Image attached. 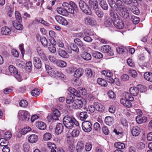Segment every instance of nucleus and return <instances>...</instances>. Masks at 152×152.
Returning a JSON list of instances; mask_svg holds the SVG:
<instances>
[{"mask_svg":"<svg viewBox=\"0 0 152 152\" xmlns=\"http://www.w3.org/2000/svg\"><path fill=\"white\" fill-rule=\"evenodd\" d=\"M136 121L139 124H141L145 122L147 120V118L145 117H140L137 116L136 118Z\"/></svg>","mask_w":152,"mask_h":152,"instance_id":"473e14b6","label":"nucleus"},{"mask_svg":"<svg viewBox=\"0 0 152 152\" xmlns=\"http://www.w3.org/2000/svg\"><path fill=\"white\" fill-rule=\"evenodd\" d=\"M118 12L120 15L124 18H127L129 17L128 10H118Z\"/></svg>","mask_w":152,"mask_h":152,"instance_id":"a211bd4d","label":"nucleus"},{"mask_svg":"<svg viewBox=\"0 0 152 152\" xmlns=\"http://www.w3.org/2000/svg\"><path fill=\"white\" fill-rule=\"evenodd\" d=\"M15 15L16 19L18 22L20 23L22 21L21 17L20 15L19 12L18 11L16 10L15 12Z\"/></svg>","mask_w":152,"mask_h":152,"instance_id":"a18cd8bd","label":"nucleus"},{"mask_svg":"<svg viewBox=\"0 0 152 152\" xmlns=\"http://www.w3.org/2000/svg\"><path fill=\"white\" fill-rule=\"evenodd\" d=\"M74 41L75 44L78 45L80 49L82 50H84L86 49V45L80 39L76 38L74 39Z\"/></svg>","mask_w":152,"mask_h":152,"instance_id":"f8f14e48","label":"nucleus"},{"mask_svg":"<svg viewBox=\"0 0 152 152\" xmlns=\"http://www.w3.org/2000/svg\"><path fill=\"white\" fill-rule=\"evenodd\" d=\"M144 78L146 80L150 82H152V73L149 72H145L144 74Z\"/></svg>","mask_w":152,"mask_h":152,"instance_id":"f704fd0d","label":"nucleus"},{"mask_svg":"<svg viewBox=\"0 0 152 152\" xmlns=\"http://www.w3.org/2000/svg\"><path fill=\"white\" fill-rule=\"evenodd\" d=\"M130 102L129 100L123 98L121 99L120 100L121 103L124 106L128 107H130L132 106V104Z\"/></svg>","mask_w":152,"mask_h":152,"instance_id":"dca6fc26","label":"nucleus"},{"mask_svg":"<svg viewBox=\"0 0 152 152\" xmlns=\"http://www.w3.org/2000/svg\"><path fill=\"white\" fill-rule=\"evenodd\" d=\"M89 7L88 8V9L96 10L99 9V4L97 0H89Z\"/></svg>","mask_w":152,"mask_h":152,"instance_id":"0eeeda50","label":"nucleus"},{"mask_svg":"<svg viewBox=\"0 0 152 152\" xmlns=\"http://www.w3.org/2000/svg\"><path fill=\"white\" fill-rule=\"evenodd\" d=\"M81 57L84 60L86 61H89L91 59V55L89 53L84 52L81 55Z\"/></svg>","mask_w":152,"mask_h":152,"instance_id":"393cba45","label":"nucleus"},{"mask_svg":"<svg viewBox=\"0 0 152 152\" xmlns=\"http://www.w3.org/2000/svg\"><path fill=\"white\" fill-rule=\"evenodd\" d=\"M92 144L90 142L86 143L85 145V149L87 151H89L92 148Z\"/></svg>","mask_w":152,"mask_h":152,"instance_id":"4d7b16f0","label":"nucleus"},{"mask_svg":"<svg viewBox=\"0 0 152 152\" xmlns=\"http://www.w3.org/2000/svg\"><path fill=\"white\" fill-rule=\"evenodd\" d=\"M79 134V131L77 129H74L72 132V135L73 137H77Z\"/></svg>","mask_w":152,"mask_h":152,"instance_id":"e2e57ef3","label":"nucleus"},{"mask_svg":"<svg viewBox=\"0 0 152 152\" xmlns=\"http://www.w3.org/2000/svg\"><path fill=\"white\" fill-rule=\"evenodd\" d=\"M84 144L82 141L78 142L76 146V150L77 152H81L84 148Z\"/></svg>","mask_w":152,"mask_h":152,"instance_id":"f3484780","label":"nucleus"},{"mask_svg":"<svg viewBox=\"0 0 152 152\" xmlns=\"http://www.w3.org/2000/svg\"><path fill=\"white\" fill-rule=\"evenodd\" d=\"M58 72V71H55L53 69H52L50 71L48 72V73L51 77H54L56 75L57 72Z\"/></svg>","mask_w":152,"mask_h":152,"instance_id":"338daca9","label":"nucleus"},{"mask_svg":"<svg viewBox=\"0 0 152 152\" xmlns=\"http://www.w3.org/2000/svg\"><path fill=\"white\" fill-rule=\"evenodd\" d=\"M104 121L107 125L110 126L113 124L114 120L112 117L107 116L105 118Z\"/></svg>","mask_w":152,"mask_h":152,"instance_id":"7c9ffc66","label":"nucleus"},{"mask_svg":"<svg viewBox=\"0 0 152 152\" xmlns=\"http://www.w3.org/2000/svg\"><path fill=\"white\" fill-rule=\"evenodd\" d=\"M129 91L131 94L134 96H137L139 92L137 86V87H131L129 89Z\"/></svg>","mask_w":152,"mask_h":152,"instance_id":"6ab92c4d","label":"nucleus"},{"mask_svg":"<svg viewBox=\"0 0 152 152\" xmlns=\"http://www.w3.org/2000/svg\"><path fill=\"white\" fill-rule=\"evenodd\" d=\"M63 122L65 127L69 129H72L74 125L76 126H79L78 122L74 118L68 115H66L64 117Z\"/></svg>","mask_w":152,"mask_h":152,"instance_id":"f257e3e1","label":"nucleus"},{"mask_svg":"<svg viewBox=\"0 0 152 152\" xmlns=\"http://www.w3.org/2000/svg\"><path fill=\"white\" fill-rule=\"evenodd\" d=\"M98 83L102 86L105 87L107 86V83L104 80L101 78H98L97 80Z\"/></svg>","mask_w":152,"mask_h":152,"instance_id":"4c0bfd02","label":"nucleus"},{"mask_svg":"<svg viewBox=\"0 0 152 152\" xmlns=\"http://www.w3.org/2000/svg\"><path fill=\"white\" fill-rule=\"evenodd\" d=\"M79 119L82 121H84L88 117V113L86 111H83L81 112L79 115Z\"/></svg>","mask_w":152,"mask_h":152,"instance_id":"c85d7f7f","label":"nucleus"},{"mask_svg":"<svg viewBox=\"0 0 152 152\" xmlns=\"http://www.w3.org/2000/svg\"><path fill=\"white\" fill-rule=\"evenodd\" d=\"M61 115L60 112L57 109L54 110L53 113L51 115V118L53 120H58V118L60 117Z\"/></svg>","mask_w":152,"mask_h":152,"instance_id":"5701e85b","label":"nucleus"},{"mask_svg":"<svg viewBox=\"0 0 152 152\" xmlns=\"http://www.w3.org/2000/svg\"><path fill=\"white\" fill-rule=\"evenodd\" d=\"M64 129V126L62 124L59 123L57 124L55 128V132L56 134H59L61 133Z\"/></svg>","mask_w":152,"mask_h":152,"instance_id":"4468645a","label":"nucleus"},{"mask_svg":"<svg viewBox=\"0 0 152 152\" xmlns=\"http://www.w3.org/2000/svg\"><path fill=\"white\" fill-rule=\"evenodd\" d=\"M129 73L130 76L133 77H135L137 75V73L136 71L132 69L129 70Z\"/></svg>","mask_w":152,"mask_h":152,"instance_id":"13d9d810","label":"nucleus"},{"mask_svg":"<svg viewBox=\"0 0 152 152\" xmlns=\"http://www.w3.org/2000/svg\"><path fill=\"white\" fill-rule=\"evenodd\" d=\"M100 4L103 10H107L108 9L107 4L105 1H101Z\"/></svg>","mask_w":152,"mask_h":152,"instance_id":"680f3d73","label":"nucleus"},{"mask_svg":"<svg viewBox=\"0 0 152 152\" xmlns=\"http://www.w3.org/2000/svg\"><path fill=\"white\" fill-rule=\"evenodd\" d=\"M33 63L34 66L37 69L41 67V62L40 59L38 57H35L33 58Z\"/></svg>","mask_w":152,"mask_h":152,"instance_id":"1a4fd4ad","label":"nucleus"},{"mask_svg":"<svg viewBox=\"0 0 152 152\" xmlns=\"http://www.w3.org/2000/svg\"><path fill=\"white\" fill-rule=\"evenodd\" d=\"M84 22L85 23L88 25L93 26L97 24V22L95 19L89 17L85 18Z\"/></svg>","mask_w":152,"mask_h":152,"instance_id":"423d86ee","label":"nucleus"},{"mask_svg":"<svg viewBox=\"0 0 152 152\" xmlns=\"http://www.w3.org/2000/svg\"><path fill=\"white\" fill-rule=\"evenodd\" d=\"M29 148V146L27 143H25L23 146V149L25 152H28Z\"/></svg>","mask_w":152,"mask_h":152,"instance_id":"774afa93","label":"nucleus"},{"mask_svg":"<svg viewBox=\"0 0 152 152\" xmlns=\"http://www.w3.org/2000/svg\"><path fill=\"white\" fill-rule=\"evenodd\" d=\"M8 143V140L5 138L0 139V145L1 146H4L5 145Z\"/></svg>","mask_w":152,"mask_h":152,"instance_id":"bf43d9fd","label":"nucleus"},{"mask_svg":"<svg viewBox=\"0 0 152 152\" xmlns=\"http://www.w3.org/2000/svg\"><path fill=\"white\" fill-rule=\"evenodd\" d=\"M56 64L57 66L61 67H64L66 66V63L64 61L58 60L56 62Z\"/></svg>","mask_w":152,"mask_h":152,"instance_id":"49530a36","label":"nucleus"},{"mask_svg":"<svg viewBox=\"0 0 152 152\" xmlns=\"http://www.w3.org/2000/svg\"><path fill=\"white\" fill-rule=\"evenodd\" d=\"M132 20L133 23L135 24H138L140 21V19L139 18L134 16H132Z\"/></svg>","mask_w":152,"mask_h":152,"instance_id":"864d4df0","label":"nucleus"},{"mask_svg":"<svg viewBox=\"0 0 152 152\" xmlns=\"http://www.w3.org/2000/svg\"><path fill=\"white\" fill-rule=\"evenodd\" d=\"M18 117L19 119L22 121H28L30 118V114L26 110H20L18 113Z\"/></svg>","mask_w":152,"mask_h":152,"instance_id":"f03ea898","label":"nucleus"},{"mask_svg":"<svg viewBox=\"0 0 152 152\" xmlns=\"http://www.w3.org/2000/svg\"><path fill=\"white\" fill-rule=\"evenodd\" d=\"M57 52L59 56L63 58H66L69 56L68 54L64 50L59 49Z\"/></svg>","mask_w":152,"mask_h":152,"instance_id":"a878e982","label":"nucleus"},{"mask_svg":"<svg viewBox=\"0 0 152 152\" xmlns=\"http://www.w3.org/2000/svg\"><path fill=\"white\" fill-rule=\"evenodd\" d=\"M57 12L63 16H67L68 15L67 10H56Z\"/></svg>","mask_w":152,"mask_h":152,"instance_id":"3c124183","label":"nucleus"},{"mask_svg":"<svg viewBox=\"0 0 152 152\" xmlns=\"http://www.w3.org/2000/svg\"><path fill=\"white\" fill-rule=\"evenodd\" d=\"M110 50L111 47L109 45H103L101 47V51L104 53H107L109 55L110 54Z\"/></svg>","mask_w":152,"mask_h":152,"instance_id":"b1692460","label":"nucleus"},{"mask_svg":"<svg viewBox=\"0 0 152 152\" xmlns=\"http://www.w3.org/2000/svg\"><path fill=\"white\" fill-rule=\"evenodd\" d=\"M92 56L94 58L99 59L103 57V55L99 52L95 51L93 52Z\"/></svg>","mask_w":152,"mask_h":152,"instance_id":"a19ab883","label":"nucleus"},{"mask_svg":"<svg viewBox=\"0 0 152 152\" xmlns=\"http://www.w3.org/2000/svg\"><path fill=\"white\" fill-rule=\"evenodd\" d=\"M28 102L25 100H21L19 103V105L20 106L24 107H26L28 106Z\"/></svg>","mask_w":152,"mask_h":152,"instance_id":"6e6d98bb","label":"nucleus"},{"mask_svg":"<svg viewBox=\"0 0 152 152\" xmlns=\"http://www.w3.org/2000/svg\"><path fill=\"white\" fill-rule=\"evenodd\" d=\"M113 22V24L115 27L118 29H121L124 27V24L122 20L118 18H116Z\"/></svg>","mask_w":152,"mask_h":152,"instance_id":"6e6552de","label":"nucleus"},{"mask_svg":"<svg viewBox=\"0 0 152 152\" xmlns=\"http://www.w3.org/2000/svg\"><path fill=\"white\" fill-rule=\"evenodd\" d=\"M62 6L64 7V10H76L77 8V6L76 4L73 1H70L69 3L67 2H64L62 4Z\"/></svg>","mask_w":152,"mask_h":152,"instance_id":"20e7f679","label":"nucleus"},{"mask_svg":"<svg viewBox=\"0 0 152 152\" xmlns=\"http://www.w3.org/2000/svg\"><path fill=\"white\" fill-rule=\"evenodd\" d=\"M56 76L61 80L64 79L66 77L61 72H57Z\"/></svg>","mask_w":152,"mask_h":152,"instance_id":"0e129e2a","label":"nucleus"},{"mask_svg":"<svg viewBox=\"0 0 152 152\" xmlns=\"http://www.w3.org/2000/svg\"><path fill=\"white\" fill-rule=\"evenodd\" d=\"M55 19L57 22L64 26H66L68 24V22L64 18L60 16H57L55 17Z\"/></svg>","mask_w":152,"mask_h":152,"instance_id":"9d476101","label":"nucleus"},{"mask_svg":"<svg viewBox=\"0 0 152 152\" xmlns=\"http://www.w3.org/2000/svg\"><path fill=\"white\" fill-rule=\"evenodd\" d=\"M79 6L81 10L84 9V10L88 8V6L83 0H80L79 1Z\"/></svg>","mask_w":152,"mask_h":152,"instance_id":"c9c22d12","label":"nucleus"},{"mask_svg":"<svg viewBox=\"0 0 152 152\" xmlns=\"http://www.w3.org/2000/svg\"><path fill=\"white\" fill-rule=\"evenodd\" d=\"M83 70L81 68H79L75 71L74 76L76 78H79L83 75Z\"/></svg>","mask_w":152,"mask_h":152,"instance_id":"4be33fe9","label":"nucleus"},{"mask_svg":"<svg viewBox=\"0 0 152 152\" xmlns=\"http://www.w3.org/2000/svg\"><path fill=\"white\" fill-rule=\"evenodd\" d=\"M37 53L40 57L43 59H46V56L44 54L43 50L40 48L37 47Z\"/></svg>","mask_w":152,"mask_h":152,"instance_id":"2f4dec72","label":"nucleus"},{"mask_svg":"<svg viewBox=\"0 0 152 152\" xmlns=\"http://www.w3.org/2000/svg\"><path fill=\"white\" fill-rule=\"evenodd\" d=\"M48 147L51 149V152H56L57 149L56 145L53 143L50 142H48L47 143Z\"/></svg>","mask_w":152,"mask_h":152,"instance_id":"c756f323","label":"nucleus"},{"mask_svg":"<svg viewBox=\"0 0 152 152\" xmlns=\"http://www.w3.org/2000/svg\"><path fill=\"white\" fill-rule=\"evenodd\" d=\"M42 45L45 47H46L48 45V41L46 38L43 37L40 41Z\"/></svg>","mask_w":152,"mask_h":152,"instance_id":"603ef678","label":"nucleus"},{"mask_svg":"<svg viewBox=\"0 0 152 152\" xmlns=\"http://www.w3.org/2000/svg\"><path fill=\"white\" fill-rule=\"evenodd\" d=\"M141 132L140 129L137 126H135L133 127L131 130V133L132 135L134 136H137Z\"/></svg>","mask_w":152,"mask_h":152,"instance_id":"9b49d317","label":"nucleus"},{"mask_svg":"<svg viewBox=\"0 0 152 152\" xmlns=\"http://www.w3.org/2000/svg\"><path fill=\"white\" fill-rule=\"evenodd\" d=\"M114 146L116 148L119 149H123L125 147V145L124 143L120 142L115 143L114 144Z\"/></svg>","mask_w":152,"mask_h":152,"instance_id":"79ce46f5","label":"nucleus"},{"mask_svg":"<svg viewBox=\"0 0 152 152\" xmlns=\"http://www.w3.org/2000/svg\"><path fill=\"white\" fill-rule=\"evenodd\" d=\"M92 125L91 121H86L82 123V127L83 130L85 132H89L92 129Z\"/></svg>","mask_w":152,"mask_h":152,"instance_id":"7ed1b4c3","label":"nucleus"},{"mask_svg":"<svg viewBox=\"0 0 152 152\" xmlns=\"http://www.w3.org/2000/svg\"><path fill=\"white\" fill-rule=\"evenodd\" d=\"M115 11V10H110V15L111 17V19L113 20V22L115 20H116V18H119L118 16Z\"/></svg>","mask_w":152,"mask_h":152,"instance_id":"e433bc0d","label":"nucleus"},{"mask_svg":"<svg viewBox=\"0 0 152 152\" xmlns=\"http://www.w3.org/2000/svg\"><path fill=\"white\" fill-rule=\"evenodd\" d=\"M52 137L51 135L49 133H46L44 134L43 136V139L45 141L49 140H50Z\"/></svg>","mask_w":152,"mask_h":152,"instance_id":"09e8293b","label":"nucleus"},{"mask_svg":"<svg viewBox=\"0 0 152 152\" xmlns=\"http://www.w3.org/2000/svg\"><path fill=\"white\" fill-rule=\"evenodd\" d=\"M83 36H88L92 34L91 31L89 29H85L83 32Z\"/></svg>","mask_w":152,"mask_h":152,"instance_id":"69168bd1","label":"nucleus"},{"mask_svg":"<svg viewBox=\"0 0 152 152\" xmlns=\"http://www.w3.org/2000/svg\"><path fill=\"white\" fill-rule=\"evenodd\" d=\"M74 100H73V97L72 95H70L68 96L67 98L66 99V102L68 104L72 103V102H73Z\"/></svg>","mask_w":152,"mask_h":152,"instance_id":"052dcab7","label":"nucleus"},{"mask_svg":"<svg viewBox=\"0 0 152 152\" xmlns=\"http://www.w3.org/2000/svg\"><path fill=\"white\" fill-rule=\"evenodd\" d=\"M12 25L16 29L21 30H22L23 28V25L20 23H18L17 21H13L12 22Z\"/></svg>","mask_w":152,"mask_h":152,"instance_id":"72a5a7b5","label":"nucleus"},{"mask_svg":"<svg viewBox=\"0 0 152 152\" xmlns=\"http://www.w3.org/2000/svg\"><path fill=\"white\" fill-rule=\"evenodd\" d=\"M31 95L34 96H37L40 94V90L38 89H34L31 92Z\"/></svg>","mask_w":152,"mask_h":152,"instance_id":"c03bdc74","label":"nucleus"},{"mask_svg":"<svg viewBox=\"0 0 152 152\" xmlns=\"http://www.w3.org/2000/svg\"><path fill=\"white\" fill-rule=\"evenodd\" d=\"M94 105L96 108V110L97 111H101L102 112L104 111L105 108L101 103L96 102L94 103Z\"/></svg>","mask_w":152,"mask_h":152,"instance_id":"2eb2a0df","label":"nucleus"},{"mask_svg":"<svg viewBox=\"0 0 152 152\" xmlns=\"http://www.w3.org/2000/svg\"><path fill=\"white\" fill-rule=\"evenodd\" d=\"M115 8H117L119 10H125L124 4L121 0H117L115 2Z\"/></svg>","mask_w":152,"mask_h":152,"instance_id":"aec40b11","label":"nucleus"},{"mask_svg":"<svg viewBox=\"0 0 152 152\" xmlns=\"http://www.w3.org/2000/svg\"><path fill=\"white\" fill-rule=\"evenodd\" d=\"M124 96L125 98L126 99H129L130 101H132L134 100V98L131 94H130L127 92H124Z\"/></svg>","mask_w":152,"mask_h":152,"instance_id":"58836bf2","label":"nucleus"},{"mask_svg":"<svg viewBox=\"0 0 152 152\" xmlns=\"http://www.w3.org/2000/svg\"><path fill=\"white\" fill-rule=\"evenodd\" d=\"M38 140L37 136L35 134L31 135L28 138V141L31 143L36 142Z\"/></svg>","mask_w":152,"mask_h":152,"instance_id":"bb28decb","label":"nucleus"},{"mask_svg":"<svg viewBox=\"0 0 152 152\" xmlns=\"http://www.w3.org/2000/svg\"><path fill=\"white\" fill-rule=\"evenodd\" d=\"M80 81L79 78H76L72 81V83L74 85L78 86L81 85Z\"/></svg>","mask_w":152,"mask_h":152,"instance_id":"8fccbe9b","label":"nucleus"},{"mask_svg":"<svg viewBox=\"0 0 152 152\" xmlns=\"http://www.w3.org/2000/svg\"><path fill=\"white\" fill-rule=\"evenodd\" d=\"M102 75L107 76V77H111L113 74L110 70H106L102 71Z\"/></svg>","mask_w":152,"mask_h":152,"instance_id":"ea45409f","label":"nucleus"},{"mask_svg":"<svg viewBox=\"0 0 152 152\" xmlns=\"http://www.w3.org/2000/svg\"><path fill=\"white\" fill-rule=\"evenodd\" d=\"M36 126L39 129L44 130L46 129V125L42 122H38L36 123Z\"/></svg>","mask_w":152,"mask_h":152,"instance_id":"cd10ccee","label":"nucleus"},{"mask_svg":"<svg viewBox=\"0 0 152 152\" xmlns=\"http://www.w3.org/2000/svg\"><path fill=\"white\" fill-rule=\"evenodd\" d=\"M83 105V103L81 99H75L72 102V107L76 109L81 108Z\"/></svg>","mask_w":152,"mask_h":152,"instance_id":"39448f33","label":"nucleus"},{"mask_svg":"<svg viewBox=\"0 0 152 152\" xmlns=\"http://www.w3.org/2000/svg\"><path fill=\"white\" fill-rule=\"evenodd\" d=\"M1 32L2 34L4 35H8L11 33L10 29L7 26H4L2 27L1 30Z\"/></svg>","mask_w":152,"mask_h":152,"instance_id":"ddd939ff","label":"nucleus"},{"mask_svg":"<svg viewBox=\"0 0 152 152\" xmlns=\"http://www.w3.org/2000/svg\"><path fill=\"white\" fill-rule=\"evenodd\" d=\"M9 70L10 73H13V74L15 73L18 72L16 69L12 65L9 66Z\"/></svg>","mask_w":152,"mask_h":152,"instance_id":"5fc2aeb1","label":"nucleus"},{"mask_svg":"<svg viewBox=\"0 0 152 152\" xmlns=\"http://www.w3.org/2000/svg\"><path fill=\"white\" fill-rule=\"evenodd\" d=\"M139 91L142 92H145L147 90V87L143 85H139L137 86Z\"/></svg>","mask_w":152,"mask_h":152,"instance_id":"de8ad7c7","label":"nucleus"},{"mask_svg":"<svg viewBox=\"0 0 152 152\" xmlns=\"http://www.w3.org/2000/svg\"><path fill=\"white\" fill-rule=\"evenodd\" d=\"M123 2L126 4H132V10H133V9H136L137 8L136 6L134 5L133 6V3H132L133 1L134 3V1H135L136 3L137 2V1H141L142 0H122Z\"/></svg>","mask_w":152,"mask_h":152,"instance_id":"412c9836","label":"nucleus"},{"mask_svg":"<svg viewBox=\"0 0 152 152\" xmlns=\"http://www.w3.org/2000/svg\"><path fill=\"white\" fill-rule=\"evenodd\" d=\"M113 20L109 18H106L104 24L106 27H109L112 24Z\"/></svg>","mask_w":152,"mask_h":152,"instance_id":"37998d69","label":"nucleus"}]
</instances>
